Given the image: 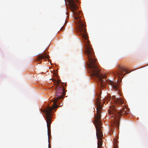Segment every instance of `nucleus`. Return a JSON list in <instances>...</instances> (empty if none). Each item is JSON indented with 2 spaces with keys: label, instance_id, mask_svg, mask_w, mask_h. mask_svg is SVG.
<instances>
[{
  "label": "nucleus",
  "instance_id": "nucleus-3",
  "mask_svg": "<svg viewBox=\"0 0 148 148\" xmlns=\"http://www.w3.org/2000/svg\"><path fill=\"white\" fill-rule=\"evenodd\" d=\"M96 114L95 116L94 123L96 130V135L98 139L97 147L101 148L102 145V138L103 136L101 129V114L102 113V105L98 99L96 102Z\"/></svg>",
  "mask_w": 148,
  "mask_h": 148
},
{
  "label": "nucleus",
  "instance_id": "nucleus-10",
  "mask_svg": "<svg viewBox=\"0 0 148 148\" xmlns=\"http://www.w3.org/2000/svg\"><path fill=\"white\" fill-rule=\"evenodd\" d=\"M63 26H62L60 28V30H61L63 28Z\"/></svg>",
  "mask_w": 148,
  "mask_h": 148
},
{
  "label": "nucleus",
  "instance_id": "nucleus-4",
  "mask_svg": "<svg viewBox=\"0 0 148 148\" xmlns=\"http://www.w3.org/2000/svg\"><path fill=\"white\" fill-rule=\"evenodd\" d=\"M53 81L55 83L56 88H57V93L56 95V99L53 100L52 106L54 108H57L58 106L57 105V102L58 100L62 99L65 95V90L62 85L59 86L60 82L59 80L57 81L56 80L53 79Z\"/></svg>",
  "mask_w": 148,
  "mask_h": 148
},
{
  "label": "nucleus",
  "instance_id": "nucleus-7",
  "mask_svg": "<svg viewBox=\"0 0 148 148\" xmlns=\"http://www.w3.org/2000/svg\"><path fill=\"white\" fill-rule=\"evenodd\" d=\"M49 56L46 55V53H44L41 55L37 57L36 60L37 61L39 62V64L41 63V60L42 59L45 60L46 59H48L49 58Z\"/></svg>",
  "mask_w": 148,
  "mask_h": 148
},
{
  "label": "nucleus",
  "instance_id": "nucleus-8",
  "mask_svg": "<svg viewBox=\"0 0 148 148\" xmlns=\"http://www.w3.org/2000/svg\"><path fill=\"white\" fill-rule=\"evenodd\" d=\"M110 84L112 88L115 89V90L120 91V85L119 84L118 82H111Z\"/></svg>",
  "mask_w": 148,
  "mask_h": 148
},
{
  "label": "nucleus",
  "instance_id": "nucleus-1",
  "mask_svg": "<svg viewBox=\"0 0 148 148\" xmlns=\"http://www.w3.org/2000/svg\"><path fill=\"white\" fill-rule=\"evenodd\" d=\"M68 1L70 9L73 13L76 20V24L78 35L82 38L84 41L85 47V53L86 56H95L92 48L89 44L88 40V34L86 29V25L85 22L81 17L82 14L80 11L77 10L78 7L75 2L77 0H67Z\"/></svg>",
  "mask_w": 148,
  "mask_h": 148
},
{
  "label": "nucleus",
  "instance_id": "nucleus-6",
  "mask_svg": "<svg viewBox=\"0 0 148 148\" xmlns=\"http://www.w3.org/2000/svg\"><path fill=\"white\" fill-rule=\"evenodd\" d=\"M118 72L116 74V76H117L119 79H121L126 74L128 73L126 71L125 69L121 66H119L118 67Z\"/></svg>",
  "mask_w": 148,
  "mask_h": 148
},
{
  "label": "nucleus",
  "instance_id": "nucleus-5",
  "mask_svg": "<svg viewBox=\"0 0 148 148\" xmlns=\"http://www.w3.org/2000/svg\"><path fill=\"white\" fill-rule=\"evenodd\" d=\"M56 108H54V107H53V106L52 107L48 106L46 108L41 110L42 113H45L46 119H47L46 122L48 129V135L49 136V134L51 133L50 126L51 122L52 121V111L54 109Z\"/></svg>",
  "mask_w": 148,
  "mask_h": 148
},
{
  "label": "nucleus",
  "instance_id": "nucleus-2",
  "mask_svg": "<svg viewBox=\"0 0 148 148\" xmlns=\"http://www.w3.org/2000/svg\"><path fill=\"white\" fill-rule=\"evenodd\" d=\"M123 101L121 99H117L115 100V104L108 109V114L110 115V117H114V119L118 123L121 115L128 114L130 111L125 106L121 108L120 105L122 106ZM123 106H124L123 105Z\"/></svg>",
  "mask_w": 148,
  "mask_h": 148
},
{
  "label": "nucleus",
  "instance_id": "nucleus-9",
  "mask_svg": "<svg viewBox=\"0 0 148 148\" xmlns=\"http://www.w3.org/2000/svg\"><path fill=\"white\" fill-rule=\"evenodd\" d=\"M117 141L115 139L114 140V148H117Z\"/></svg>",
  "mask_w": 148,
  "mask_h": 148
}]
</instances>
